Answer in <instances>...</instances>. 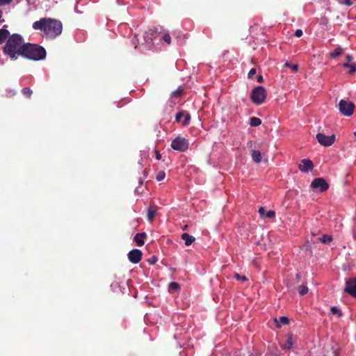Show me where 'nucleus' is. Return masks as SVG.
I'll list each match as a JSON object with an SVG mask.
<instances>
[{
	"label": "nucleus",
	"instance_id": "1",
	"mask_svg": "<svg viewBox=\"0 0 356 356\" xmlns=\"http://www.w3.org/2000/svg\"><path fill=\"white\" fill-rule=\"evenodd\" d=\"M33 29L43 32L48 38H55L62 33L60 22L50 18H42L33 24Z\"/></svg>",
	"mask_w": 356,
	"mask_h": 356
},
{
	"label": "nucleus",
	"instance_id": "22",
	"mask_svg": "<svg viewBox=\"0 0 356 356\" xmlns=\"http://www.w3.org/2000/svg\"><path fill=\"white\" fill-rule=\"evenodd\" d=\"M9 35V32L4 29H0V44H1Z\"/></svg>",
	"mask_w": 356,
	"mask_h": 356
},
{
	"label": "nucleus",
	"instance_id": "44",
	"mask_svg": "<svg viewBox=\"0 0 356 356\" xmlns=\"http://www.w3.org/2000/svg\"><path fill=\"white\" fill-rule=\"evenodd\" d=\"M333 356H337V351H334V352H333Z\"/></svg>",
	"mask_w": 356,
	"mask_h": 356
},
{
	"label": "nucleus",
	"instance_id": "29",
	"mask_svg": "<svg viewBox=\"0 0 356 356\" xmlns=\"http://www.w3.org/2000/svg\"><path fill=\"white\" fill-rule=\"evenodd\" d=\"M184 120L182 122V124L184 126H186L189 123V121L191 120V116H190V115L188 113H186V114L184 113Z\"/></svg>",
	"mask_w": 356,
	"mask_h": 356
},
{
	"label": "nucleus",
	"instance_id": "17",
	"mask_svg": "<svg viewBox=\"0 0 356 356\" xmlns=\"http://www.w3.org/2000/svg\"><path fill=\"white\" fill-rule=\"evenodd\" d=\"M293 344V338L292 335H289L286 343L282 346L284 349H290L292 348Z\"/></svg>",
	"mask_w": 356,
	"mask_h": 356
},
{
	"label": "nucleus",
	"instance_id": "11",
	"mask_svg": "<svg viewBox=\"0 0 356 356\" xmlns=\"http://www.w3.org/2000/svg\"><path fill=\"white\" fill-rule=\"evenodd\" d=\"M157 32H158V29H156V28H155L154 29H150L147 31H146L143 35L145 43H146L147 45H150L153 40V38L155 37Z\"/></svg>",
	"mask_w": 356,
	"mask_h": 356
},
{
	"label": "nucleus",
	"instance_id": "34",
	"mask_svg": "<svg viewBox=\"0 0 356 356\" xmlns=\"http://www.w3.org/2000/svg\"><path fill=\"white\" fill-rule=\"evenodd\" d=\"M184 113H183V112H179L178 113H177V115H176L177 122H181V118L184 117Z\"/></svg>",
	"mask_w": 356,
	"mask_h": 356
},
{
	"label": "nucleus",
	"instance_id": "28",
	"mask_svg": "<svg viewBox=\"0 0 356 356\" xmlns=\"http://www.w3.org/2000/svg\"><path fill=\"white\" fill-rule=\"evenodd\" d=\"M234 277L237 280L241 281V282H245L248 280L247 277L243 275H241L238 273H234Z\"/></svg>",
	"mask_w": 356,
	"mask_h": 356
},
{
	"label": "nucleus",
	"instance_id": "48",
	"mask_svg": "<svg viewBox=\"0 0 356 356\" xmlns=\"http://www.w3.org/2000/svg\"><path fill=\"white\" fill-rule=\"evenodd\" d=\"M354 236L355 240H356V235H355V234H354V236Z\"/></svg>",
	"mask_w": 356,
	"mask_h": 356
},
{
	"label": "nucleus",
	"instance_id": "38",
	"mask_svg": "<svg viewBox=\"0 0 356 356\" xmlns=\"http://www.w3.org/2000/svg\"><path fill=\"white\" fill-rule=\"evenodd\" d=\"M295 35L296 37H298V38L302 36V31L301 29L296 30V32H295Z\"/></svg>",
	"mask_w": 356,
	"mask_h": 356
},
{
	"label": "nucleus",
	"instance_id": "43",
	"mask_svg": "<svg viewBox=\"0 0 356 356\" xmlns=\"http://www.w3.org/2000/svg\"><path fill=\"white\" fill-rule=\"evenodd\" d=\"M187 227H188V225H184V226L182 227V229H183V230H186V229H187Z\"/></svg>",
	"mask_w": 356,
	"mask_h": 356
},
{
	"label": "nucleus",
	"instance_id": "8",
	"mask_svg": "<svg viewBox=\"0 0 356 356\" xmlns=\"http://www.w3.org/2000/svg\"><path fill=\"white\" fill-rule=\"evenodd\" d=\"M316 139L321 145L330 146L335 141V136L334 134L326 136L322 133H318L316 135Z\"/></svg>",
	"mask_w": 356,
	"mask_h": 356
},
{
	"label": "nucleus",
	"instance_id": "23",
	"mask_svg": "<svg viewBox=\"0 0 356 356\" xmlns=\"http://www.w3.org/2000/svg\"><path fill=\"white\" fill-rule=\"evenodd\" d=\"M298 293L301 296H304L308 293V288L306 285L302 284L298 289Z\"/></svg>",
	"mask_w": 356,
	"mask_h": 356
},
{
	"label": "nucleus",
	"instance_id": "26",
	"mask_svg": "<svg viewBox=\"0 0 356 356\" xmlns=\"http://www.w3.org/2000/svg\"><path fill=\"white\" fill-rule=\"evenodd\" d=\"M284 66L290 67L293 72H297L298 70V65L297 64H291L289 62L285 63Z\"/></svg>",
	"mask_w": 356,
	"mask_h": 356
},
{
	"label": "nucleus",
	"instance_id": "6",
	"mask_svg": "<svg viewBox=\"0 0 356 356\" xmlns=\"http://www.w3.org/2000/svg\"><path fill=\"white\" fill-rule=\"evenodd\" d=\"M339 111L346 116H350L354 111V104L351 102L341 99L339 103Z\"/></svg>",
	"mask_w": 356,
	"mask_h": 356
},
{
	"label": "nucleus",
	"instance_id": "18",
	"mask_svg": "<svg viewBox=\"0 0 356 356\" xmlns=\"http://www.w3.org/2000/svg\"><path fill=\"white\" fill-rule=\"evenodd\" d=\"M252 160L256 163H259L261 160V154L259 150H253L252 152Z\"/></svg>",
	"mask_w": 356,
	"mask_h": 356
},
{
	"label": "nucleus",
	"instance_id": "47",
	"mask_svg": "<svg viewBox=\"0 0 356 356\" xmlns=\"http://www.w3.org/2000/svg\"><path fill=\"white\" fill-rule=\"evenodd\" d=\"M296 277H297V278H299L300 275L299 274H296Z\"/></svg>",
	"mask_w": 356,
	"mask_h": 356
},
{
	"label": "nucleus",
	"instance_id": "40",
	"mask_svg": "<svg viewBox=\"0 0 356 356\" xmlns=\"http://www.w3.org/2000/svg\"><path fill=\"white\" fill-rule=\"evenodd\" d=\"M343 3L348 6H351L353 3V1L351 0H346Z\"/></svg>",
	"mask_w": 356,
	"mask_h": 356
},
{
	"label": "nucleus",
	"instance_id": "12",
	"mask_svg": "<svg viewBox=\"0 0 356 356\" xmlns=\"http://www.w3.org/2000/svg\"><path fill=\"white\" fill-rule=\"evenodd\" d=\"M313 168L312 161L309 159H303L299 165V168L302 172H308Z\"/></svg>",
	"mask_w": 356,
	"mask_h": 356
},
{
	"label": "nucleus",
	"instance_id": "19",
	"mask_svg": "<svg viewBox=\"0 0 356 356\" xmlns=\"http://www.w3.org/2000/svg\"><path fill=\"white\" fill-rule=\"evenodd\" d=\"M343 67H348L350 74H353L356 72V65L355 63H348V62H346L343 64Z\"/></svg>",
	"mask_w": 356,
	"mask_h": 356
},
{
	"label": "nucleus",
	"instance_id": "15",
	"mask_svg": "<svg viewBox=\"0 0 356 356\" xmlns=\"http://www.w3.org/2000/svg\"><path fill=\"white\" fill-rule=\"evenodd\" d=\"M181 238L185 241V245L187 246L191 245L195 241V238L188 233H184L181 235Z\"/></svg>",
	"mask_w": 356,
	"mask_h": 356
},
{
	"label": "nucleus",
	"instance_id": "42",
	"mask_svg": "<svg viewBox=\"0 0 356 356\" xmlns=\"http://www.w3.org/2000/svg\"><path fill=\"white\" fill-rule=\"evenodd\" d=\"M263 81V76L259 75L258 77H257V81L258 82H261Z\"/></svg>",
	"mask_w": 356,
	"mask_h": 356
},
{
	"label": "nucleus",
	"instance_id": "14",
	"mask_svg": "<svg viewBox=\"0 0 356 356\" xmlns=\"http://www.w3.org/2000/svg\"><path fill=\"white\" fill-rule=\"evenodd\" d=\"M147 237L145 232L138 233L134 236V241L137 243L138 246H143L145 243L144 238Z\"/></svg>",
	"mask_w": 356,
	"mask_h": 356
},
{
	"label": "nucleus",
	"instance_id": "24",
	"mask_svg": "<svg viewBox=\"0 0 356 356\" xmlns=\"http://www.w3.org/2000/svg\"><path fill=\"white\" fill-rule=\"evenodd\" d=\"M330 311L332 314H337L339 317L342 316L343 315L341 311L337 307H332L330 308Z\"/></svg>",
	"mask_w": 356,
	"mask_h": 356
},
{
	"label": "nucleus",
	"instance_id": "7",
	"mask_svg": "<svg viewBox=\"0 0 356 356\" xmlns=\"http://www.w3.org/2000/svg\"><path fill=\"white\" fill-rule=\"evenodd\" d=\"M310 187L315 192H324L328 189L329 185L325 179H314Z\"/></svg>",
	"mask_w": 356,
	"mask_h": 356
},
{
	"label": "nucleus",
	"instance_id": "45",
	"mask_svg": "<svg viewBox=\"0 0 356 356\" xmlns=\"http://www.w3.org/2000/svg\"><path fill=\"white\" fill-rule=\"evenodd\" d=\"M139 184H143V180H142V179H139Z\"/></svg>",
	"mask_w": 356,
	"mask_h": 356
},
{
	"label": "nucleus",
	"instance_id": "33",
	"mask_svg": "<svg viewBox=\"0 0 356 356\" xmlns=\"http://www.w3.org/2000/svg\"><path fill=\"white\" fill-rule=\"evenodd\" d=\"M158 261V259L156 256H152L150 258L148 259L147 261L149 264L153 265L156 264V262Z\"/></svg>",
	"mask_w": 356,
	"mask_h": 356
},
{
	"label": "nucleus",
	"instance_id": "13",
	"mask_svg": "<svg viewBox=\"0 0 356 356\" xmlns=\"http://www.w3.org/2000/svg\"><path fill=\"white\" fill-rule=\"evenodd\" d=\"M259 213L260 214L261 216H265L267 218H273L275 216V212L274 211L270 210L266 212V210L263 207H261L259 209Z\"/></svg>",
	"mask_w": 356,
	"mask_h": 356
},
{
	"label": "nucleus",
	"instance_id": "16",
	"mask_svg": "<svg viewBox=\"0 0 356 356\" xmlns=\"http://www.w3.org/2000/svg\"><path fill=\"white\" fill-rule=\"evenodd\" d=\"M157 209L155 207H150L147 211V220L149 222H152L156 213Z\"/></svg>",
	"mask_w": 356,
	"mask_h": 356
},
{
	"label": "nucleus",
	"instance_id": "5",
	"mask_svg": "<svg viewBox=\"0 0 356 356\" xmlns=\"http://www.w3.org/2000/svg\"><path fill=\"white\" fill-rule=\"evenodd\" d=\"M188 140L183 137H177L171 143V147L175 150L184 152L188 148Z\"/></svg>",
	"mask_w": 356,
	"mask_h": 356
},
{
	"label": "nucleus",
	"instance_id": "20",
	"mask_svg": "<svg viewBox=\"0 0 356 356\" xmlns=\"http://www.w3.org/2000/svg\"><path fill=\"white\" fill-rule=\"evenodd\" d=\"M318 240L323 243H329L332 241V237L330 235L324 234Z\"/></svg>",
	"mask_w": 356,
	"mask_h": 356
},
{
	"label": "nucleus",
	"instance_id": "9",
	"mask_svg": "<svg viewBox=\"0 0 356 356\" xmlns=\"http://www.w3.org/2000/svg\"><path fill=\"white\" fill-rule=\"evenodd\" d=\"M345 292L353 297H356V277H351L346 282Z\"/></svg>",
	"mask_w": 356,
	"mask_h": 356
},
{
	"label": "nucleus",
	"instance_id": "31",
	"mask_svg": "<svg viewBox=\"0 0 356 356\" xmlns=\"http://www.w3.org/2000/svg\"><path fill=\"white\" fill-rule=\"evenodd\" d=\"M279 323L283 325H287L289 323V319L286 316L280 317Z\"/></svg>",
	"mask_w": 356,
	"mask_h": 356
},
{
	"label": "nucleus",
	"instance_id": "27",
	"mask_svg": "<svg viewBox=\"0 0 356 356\" xmlns=\"http://www.w3.org/2000/svg\"><path fill=\"white\" fill-rule=\"evenodd\" d=\"M22 92L24 96L30 98L32 94V90L29 88H24L22 89Z\"/></svg>",
	"mask_w": 356,
	"mask_h": 356
},
{
	"label": "nucleus",
	"instance_id": "37",
	"mask_svg": "<svg viewBox=\"0 0 356 356\" xmlns=\"http://www.w3.org/2000/svg\"><path fill=\"white\" fill-rule=\"evenodd\" d=\"M13 0H0V6L10 3Z\"/></svg>",
	"mask_w": 356,
	"mask_h": 356
},
{
	"label": "nucleus",
	"instance_id": "32",
	"mask_svg": "<svg viewBox=\"0 0 356 356\" xmlns=\"http://www.w3.org/2000/svg\"><path fill=\"white\" fill-rule=\"evenodd\" d=\"M162 39L166 42L168 44H170V42H171V38L169 34L168 33H165L163 36H162Z\"/></svg>",
	"mask_w": 356,
	"mask_h": 356
},
{
	"label": "nucleus",
	"instance_id": "46",
	"mask_svg": "<svg viewBox=\"0 0 356 356\" xmlns=\"http://www.w3.org/2000/svg\"><path fill=\"white\" fill-rule=\"evenodd\" d=\"M156 159H160V155H159V154H157V156H156Z\"/></svg>",
	"mask_w": 356,
	"mask_h": 356
},
{
	"label": "nucleus",
	"instance_id": "3",
	"mask_svg": "<svg viewBox=\"0 0 356 356\" xmlns=\"http://www.w3.org/2000/svg\"><path fill=\"white\" fill-rule=\"evenodd\" d=\"M22 56L34 60H39L45 58L46 51L42 47L28 43L25 44Z\"/></svg>",
	"mask_w": 356,
	"mask_h": 356
},
{
	"label": "nucleus",
	"instance_id": "10",
	"mask_svg": "<svg viewBox=\"0 0 356 356\" xmlns=\"http://www.w3.org/2000/svg\"><path fill=\"white\" fill-rule=\"evenodd\" d=\"M142 251L138 249H134L128 253V259L133 264H138L142 259Z\"/></svg>",
	"mask_w": 356,
	"mask_h": 356
},
{
	"label": "nucleus",
	"instance_id": "39",
	"mask_svg": "<svg viewBox=\"0 0 356 356\" xmlns=\"http://www.w3.org/2000/svg\"><path fill=\"white\" fill-rule=\"evenodd\" d=\"M165 173L163 171H161L158 173L156 178H165Z\"/></svg>",
	"mask_w": 356,
	"mask_h": 356
},
{
	"label": "nucleus",
	"instance_id": "36",
	"mask_svg": "<svg viewBox=\"0 0 356 356\" xmlns=\"http://www.w3.org/2000/svg\"><path fill=\"white\" fill-rule=\"evenodd\" d=\"M181 92H182V89L179 88L172 92V96H179V95H181Z\"/></svg>",
	"mask_w": 356,
	"mask_h": 356
},
{
	"label": "nucleus",
	"instance_id": "30",
	"mask_svg": "<svg viewBox=\"0 0 356 356\" xmlns=\"http://www.w3.org/2000/svg\"><path fill=\"white\" fill-rule=\"evenodd\" d=\"M179 287H180L179 284L177 282H170L169 284L170 289L177 290L179 289Z\"/></svg>",
	"mask_w": 356,
	"mask_h": 356
},
{
	"label": "nucleus",
	"instance_id": "41",
	"mask_svg": "<svg viewBox=\"0 0 356 356\" xmlns=\"http://www.w3.org/2000/svg\"><path fill=\"white\" fill-rule=\"evenodd\" d=\"M352 60V57L350 55L346 56V62H348V63H351L350 61Z\"/></svg>",
	"mask_w": 356,
	"mask_h": 356
},
{
	"label": "nucleus",
	"instance_id": "2",
	"mask_svg": "<svg viewBox=\"0 0 356 356\" xmlns=\"http://www.w3.org/2000/svg\"><path fill=\"white\" fill-rule=\"evenodd\" d=\"M23 39L21 35L18 34H13L7 41L4 47L3 51L8 55L11 59H16L17 56L22 55L24 47Z\"/></svg>",
	"mask_w": 356,
	"mask_h": 356
},
{
	"label": "nucleus",
	"instance_id": "4",
	"mask_svg": "<svg viewBox=\"0 0 356 356\" xmlns=\"http://www.w3.org/2000/svg\"><path fill=\"white\" fill-rule=\"evenodd\" d=\"M266 97V90L262 86L256 87L252 92L251 98L256 104H261Z\"/></svg>",
	"mask_w": 356,
	"mask_h": 356
},
{
	"label": "nucleus",
	"instance_id": "35",
	"mask_svg": "<svg viewBox=\"0 0 356 356\" xmlns=\"http://www.w3.org/2000/svg\"><path fill=\"white\" fill-rule=\"evenodd\" d=\"M255 74H256V70L254 68H252L248 72V77L252 78Z\"/></svg>",
	"mask_w": 356,
	"mask_h": 356
},
{
	"label": "nucleus",
	"instance_id": "25",
	"mask_svg": "<svg viewBox=\"0 0 356 356\" xmlns=\"http://www.w3.org/2000/svg\"><path fill=\"white\" fill-rule=\"evenodd\" d=\"M342 53V49L341 47H337L334 51L331 52L330 54V57L335 58L339 55H341Z\"/></svg>",
	"mask_w": 356,
	"mask_h": 356
},
{
	"label": "nucleus",
	"instance_id": "21",
	"mask_svg": "<svg viewBox=\"0 0 356 356\" xmlns=\"http://www.w3.org/2000/svg\"><path fill=\"white\" fill-rule=\"evenodd\" d=\"M261 124V120L256 117H252L250 119V124L252 127H257Z\"/></svg>",
	"mask_w": 356,
	"mask_h": 356
}]
</instances>
